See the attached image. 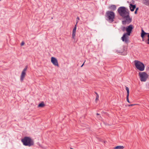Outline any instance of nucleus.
<instances>
[{
    "label": "nucleus",
    "mask_w": 149,
    "mask_h": 149,
    "mask_svg": "<svg viewBox=\"0 0 149 149\" xmlns=\"http://www.w3.org/2000/svg\"><path fill=\"white\" fill-rule=\"evenodd\" d=\"M139 75L140 78V80L141 81H145L148 77V75L145 72H139Z\"/></svg>",
    "instance_id": "obj_7"
},
{
    "label": "nucleus",
    "mask_w": 149,
    "mask_h": 149,
    "mask_svg": "<svg viewBox=\"0 0 149 149\" xmlns=\"http://www.w3.org/2000/svg\"><path fill=\"white\" fill-rule=\"evenodd\" d=\"M134 65L137 69L140 71H143L145 69L144 64L142 62L138 60L134 61Z\"/></svg>",
    "instance_id": "obj_5"
},
{
    "label": "nucleus",
    "mask_w": 149,
    "mask_h": 149,
    "mask_svg": "<svg viewBox=\"0 0 149 149\" xmlns=\"http://www.w3.org/2000/svg\"><path fill=\"white\" fill-rule=\"evenodd\" d=\"M123 19H125V20L122 21V24L125 25L126 24H128L130 23L132 21V19L130 17V13L123 17Z\"/></svg>",
    "instance_id": "obj_6"
},
{
    "label": "nucleus",
    "mask_w": 149,
    "mask_h": 149,
    "mask_svg": "<svg viewBox=\"0 0 149 149\" xmlns=\"http://www.w3.org/2000/svg\"><path fill=\"white\" fill-rule=\"evenodd\" d=\"M109 9L111 10L112 11H114L116 9V7L115 5H111L110 6H109L108 8Z\"/></svg>",
    "instance_id": "obj_13"
},
{
    "label": "nucleus",
    "mask_w": 149,
    "mask_h": 149,
    "mask_svg": "<svg viewBox=\"0 0 149 149\" xmlns=\"http://www.w3.org/2000/svg\"><path fill=\"white\" fill-rule=\"evenodd\" d=\"M24 44V42H22L21 44V45L22 46H23Z\"/></svg>",
    "instance_id": "obj_24"
},
{
    "label": "nucleus",
    "mask_w": 149,
    "mask_h": 149,
    "mask_svg": "<svg viewBox=\"0 0 149 149\" xmlns=\"http://www.w3.org/2000/svg\"><path fill=\"white\" fill-rule=\"evenodd\" d=\"M126 27H125L123 26H121L120 28L121 30L123 32H124L125 31H126Z\"/></svg>",
    "instance_id": "obj_19"
},
{
    "label": "nucleus",
    "mask_w": 149,
    "mask_h": 149,
    "mask_svg": "<svg viewBox=\"0 0 149 149\" xmlns=\"http://www.w3.org/2000/svg\"><path fill=\"white\" fill-rule=\"evenodd\" d=\"M117 10L120 15L122 18L129 13L128 10L124 6L120 7Z\"/></svg>",
    "instance_id": "obj_1"
},
{
    "label": "nucleus",
    "mask_w": 149,
    "mask_h": 149,
    "mask_svg": "<svg viewBox=\"0 0 149 149\" xmlns=\"http://www.w3.org/2000/svg\"><path fill=\"white\" fill-rule=\"evenodd\" d=\"M85 62L83 63L82 65L81 66V67H82L84 65V63Z\"/></svg>",
    "instance_id": "obj_28"
},
{
    "label": "nucleus",
    "mask_w": 149,
    "mask_h": 149,
    "mask_svg": "<svg viewBox=\"0 0 149 149\" xmlns=\"http://www.w3.org/2000/svg\"><path fill=\"white\" fill-rule=\"evenodd\" d=\"M45 105L43 102H42L41 103L39 104L38 105V107L39 108H43L45 107Z\"/></svg>",
    "instance_id": "obj_17"
},
{
    "label": "nucleus",
    "mask_w": 149,
    "mask_h": 149,
    "mask_svg": "<svg viewBox=\"0 0 149 149\" xmlns=\"http://www.w3.org/2000/svg\"><path fill=\"white\" fill-rule=\"evenodd\" d=\"M125 89L127 91V95L126 97V99H127V101L129 103H130V102L129 101V90L128 87L127 86L125 87Z\"/></svg>",
    "instance_id": "obj_12"
},
{
    "label": "nucleus",
    "mask_w": 149,
    "mask_h": 149,
    "mask_svg": "<svg viewBox=\"0 0 149 149\" xmlns=\"http://www.w3.org/2000/svg\"><path fill=\"white\" fill-rule=\"evenodd\" d=\"M105 17L107 20L112 22L114 21V19L115 17V13L113 11L108 10L105 13Z\"/></svg>",
    "instance_id": "obj_2"
},
{
    "label": "nucleus",
    "mask_w": 149,
    "mask_h": 149,
    "mask_svg": "<svg viewBox=\"0 0 149 149\" xmlns=\"http://www.w3.org/2000/svg\"><path fill=\"white\" fill-rule=\"evenodd\" d=\"M27 70V68H25L21 72L20 76V80L21 82H22L26 75V72Z\"/></svg>",
    "instance_id": "obj_9"
},
{
    "label": "nucleus",
    "mask_w": 149,
    "mask_h": 149,
    "mask_svg": "<svg viewBox=\"0 0 149 149\" xmlns=\"http://www.w3.org/2000/svg\"><path fill=\"white\" fill-rule=\"evenodd\" d=\"M77 29V25L75 24V25L74 27L72 30V38L74 39H75V36L76 34V31Z\"/></svg>",
    "instance_id": "obj_11"
},
{
    "label": "nucleus",
    "mask_w": 149,
    "mask_h": 149,
    "mask_svg": "<svg viewBox=\"0 0 149 149\" xmlns=\"http://www.w3.org/2000/svg\"><path fill=\"white\" fill-rule=\"evenodd\" d=\"M135 105H136V104H131L128 105V107H130V106H132Z\"/></svg>",
    "instance_id": "obj_23"
},
{
    "label": "nucleus",
    "mask_w": 149,
    "mask_h": 149,
    "mask_svg": "<svg viewBox=\"0 0 149 149\" xmlns=\"http://www.w3.org/2000/svg\"><path fill=\"white\" fill-rule=\"evenodd\" d=\"M96 115H100V114L98 113H97V114H96Z\"/></svg>",
    "instance_id": "obj_30"
},
{
    "label": "nucleus",
    "mask_w": 149,
    "mask_h": 149,
    "mask_svg": "<svg viewBox=\"0 0 149 149\" xmlns=\"http://www.w3.org/2000/svg\"><path fill=\"white\" fill-rule=\"evenodd\" d=\"M130 9L131 11H133L136 8V5H133L132 4H130Z\"/></svg>",
    "instance_id": "obj_14"
},
{
    "label": "nucleus",
    "mask_w": 149,
    "mask_h": 149,
    "mask_svg": "<svg viewBox=\"0 0 149 149\" xmlns=\"http://www.w3.org/2000/svg\"><path fill=\"white\" fill-rule=\"evenodd\" d=\"M80 19L79 18V17H77L76 18V25H77V24L78 22V21Z\"/></svg>",
    "instance_id": "obj_21"
},
{
    "label": "nucleus",
    "mask_w": 149,
    "mask_h": 149,
    "mask_svg": "<svg viewBox=\"0 0 149 149\" xmlns=\"http://www.w3.org/2000/svg\"><path fill=\"white\" fill-rule=\"evenodd\" d=\"M132 4H134V3H135V1H134L133 0H132Z\"/></svg>",
    "instance_id": "obj_25"
},
{
    "label": "nucleus",
    "mask_w": 149,
    "mask_h": 149,
    "mask_svg": "<svg viewBox=\"0 0 149 149\" xmlns=\"http://www.w3.org/2000/svg\"><path fill=\"white\" fill-rule=\"evenodd\" d=\"M124 147L123 146H118L114 147L113 149H123Z\"/></svg>",
    "instance_id": "obj_16"
},
{
    "label": "nucleus",
    "mask_w": 149,
    "mask_h": 149,
    "mask_svg": "<svg viewBox=\"0 0 149 149\" xmlns=\"http://www.w3.org/2000/svg\"><path fill=\"white\" fill-rule=\"evenodd\" d=\"M143 3L146 6H149V0H144Z\"/></svg>",
    "instance_id": "obj_18"
},
{
    "label": "nucleus",
    "mask_w": 149,
    "mask_h": 149,
    "mask_svg": "<svg viewBox=\"0 0 149 149\" xmlns=\"http://www.w3.org/2000/svg\"><path fill=\"white\" fill-rule=\"evenodd\" d=\"M139 9V8H137L136 9V10L134 12V13L135 14H136L137 13V10H138Z\"/></svg>",
    "instance_id": "obj_22"
},
{
    "label": "nucleus",
    "mask_w": 149,
    "mask_h": 149,
    "mask_svg": "<svg viewBox=\"0 0 149 149\" xmlns=\"http://www.w3.org/2000/svg\"><path fill=\"white\" fill-rule=\"evenodd\" d=\"M142 40L144 41L147 44H149V33L145 32L143 29L141 30V35Z\"/></svg>",
    "instance_id": "obj_4"
},
{
    "label": "nucleus",
    "mask_w": 149,
    "mask_h": 149,
    "mask_svg": "<svg viewBox=\"0 0 149 149\" xmlns=\"http://www.w3.org/2000/svg\"><path fill=\"white\" fill-rule=\"evenodd\" d=\"M99 95H96V98H95V102H97V101L99 100Z\"/></svg>",
    "instance_id": "obj_20"
},
{
    "label": "nucleus",
    "mask_w": 149,
    "mask_h": 149,
    "mask_svg": "<svg viewBox=\"0 0 149 149\" xmlns=\"http://www.w3.org/2000/svg\"><path fill=\"white\" fill-rule=\"evenodd\" d=\"M58 65L57 62V60H56V66H58Z\"/></svg>",
    "instance_id": "obj_26"
},
{
    "label": "nucleus",
    "mask_w": 149,
    "mask_h": 149,
    "mask_svg": "<svg viewBox=\"0 0 149 149\" xmlns=\"http://www.w3.org/2000/svg\"><path fill=\"white\" fill-rule=\"evenodd\" d=\"M133 28L134 27L132 24L127 26L126 29V31L127 32L125 33L127 34V35L130 36Z\"/></svg>",
    "instance_id": "obj_8"
},
{
    "label": "nucleus",
    "mask_w": 149,
    "mask_h": 149,
    "mask_svg": "<svg viewBox=\"0 0 149 149\" xmlns=\"http://www.w3.org/2000/svg\"><path fill=\"white\" fill-rule=\"evenodd\" d=\"M1 0H0V1H1Z\"/></svg>",
    "instance_id": "obj_31"
},
{
    "label": "nucleus",
    "mask_w": 149,
    "mask_h": 149,
    "mask_svg": "<svg viewBox=\"0 0 149 149\" xmlns=\"http://www.w3.org/2000/svg\"><path fill=\"white\" fill-rule=\"evenodd\" d=\"M128 35L125 33H124L123 36L121 38L122 41L125 42L126 43H128L129 42V40L128 38Z\"/></svg>",
    "instance_id": "obj_10"
},
{
    "label": "nucleus",
    "mask_w": 149,
    "mask_h": 149,
    "mask_svg": "<svg viewBox=\"0 0 149 149\" xmlns=\"http://www.w3.org/2000/svg\"><path fill=\"white\" fill-rule=\"evenodd\" d=\"M51 62L55 65H56V58L54 57L51 58Z\"/></svg>",
    "instance_id": "obj_15"
},
{
    "label": "nucleus",
    "mask_w": 149,
    "mask_h": 149,
    "mask_svg": "<svg viewBox=\"0 0 149 149\" xmlns=\"http://www.w3.org/2000/svg\"><path fill=\"white\" fill-rule=\"evenodd\" d=\"M125 54L126 55L127 54V52L125 51Z\"/></svg>",
    "instance_id": "obj_29"
},
{
    "label": "nucleus",
    "mask_w": 149,
    "mask_h": 149,
    "mask_svg": "<svg viewBox=\"0 0 149 149\" xmlns=\"http://www.w3.org/2000/svg\"><path fill=\"white\" fill-rule=\"evenodd\" d=\"M94 93L96 94V95H98V94L95 91Z\"/></svg>",
    "instance_id": "obj_27"
},
{
    "label": "nucleus",
    "mask_w": 149,
    "mask_h": 149,
    "mask_svg": "<svg viewBox=\"0 0 149 149\" xmlns=\"http://www.w3.org/2000/svg\"><path fill=\"white\" fill-rule=\"evenodd\" d=\"M22 141L24 145L30 146L34 144L33 140L30 137H25L22 139Z\"/></svg>",
    "instance_id": "obj_3"
}]
</instances>
